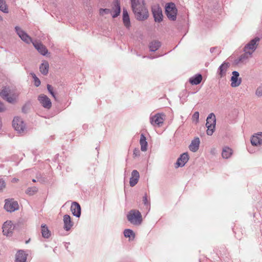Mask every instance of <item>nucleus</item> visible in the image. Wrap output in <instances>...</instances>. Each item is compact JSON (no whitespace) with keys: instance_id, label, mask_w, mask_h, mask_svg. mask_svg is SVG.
Listing matches in <instances>:
<instances>
[{"instance_id":"bb28decb","label":"nucleus","mask_w":262,"mask_h":262,"mask_svg":"<svg viewBox=\"0 0 262 262\" xmlns=\"http://www.w3.org/2000/svg\"><path fill=\"white\" fill-rule=\"evenodd\" d=\"M140 144L141 145V150L142 151H146L147 149V142L146 137L142 134L141 135Z\"/></svg>"},{"instance_id":"a211bd4d","label":"nucleus","mask_w":262,"mask_h":262,"mask_svg":"<svg viewBox=\"0 0 262 262\" xmlns=\"http://www.w3.org/2000/svg\"><path fill=\"white\" fill-rule=\"evenodd\" d=\"M71 210L73 215L76 217H80L81 215V207L80 205L76 202L72 203Z\"/></svg>"},{"instance_id":"c03bdc74","label":"nucleus","mask_w":262,"mask_h":262,"mask_svg":"<svg viewBox=\"0 0 262 262\" xmlns=\"http://www.w3.org/2000/svg\"><path fill=\"white\" fill-rule=\"evenodd\" d=\"M5 107L4 104L0 101V112H3L5 110Z\"/></svg>"},{"instance_id":"f257e3e1","label":"nucleus","mask_w":262,"mask_h":262,"mask_svg":"<svg viewBox=\"0 0 262 262\" xmlns=\"http://www.w3.org/2000/svg\"><path fill=\"white\" fill-rule=\"evenodd\" d=\"M132 8L136 19L140 21L146 19L149 16L148 11L145 6L144 1L140 0H130Z\"/></svg>"},{"instance_id":"72a5a7b5","label":"nucleus","mask_w":262,"mask_h":262,"mask_svg":"<svg viewBox=\"0 0 262 262\" xmlns=\"http://www.w3.org/2000/svg\"><path fill=\"white\" fill-rule=\"evenodd\" d=\"M31 75H32L33 78L34 80V85L37 87L39 86L40 85V80L37 77V76L34 73H31Z\"/></svg>"},{"instance_id":"a878e982","label":"nucleus","mask_w":262,"mask_h":262,"mask_svg":"<svg viewBox=\"0 0 262 262\" xmlns=\"http://www.w3.org/2000/svg\"><path fill=\"white\" fill-rule=\"evenodd\" d=\"M49 64L47 61H43L39 67L40 72L44 75L48 74L49 72Z\"/></svg>"},{"instance_id":"f03ea898","label":"nucleus","mask_w":262,"mask_h":262,"mask_svg":"<svg viewBox=\"0 0 262 262\" xmlns=\"http://www.w3.org/2000/svg\"><path fill=\"white\" fill-rule=\"evenodd\" d=\"M128 221L134 225H140L142 222V216L139 210H131L127 215Z\"/></svg>"},{"instance_id":"f704fd0d","label":"nucleus","mask_w":262,"mask_h":262,"mask_svg":"<svg viewBox=\"0 0 262 262\" xmlns=\"http://www.w3.org/2000/svg\"><path fill=\"white\" fill-rule=\"evenodd\" d=\"M99 13L101 15H103L104 14H111L112 15L113 13H112V10L110 9H100L99 10Z\"/></svg>"},{"instance_id":"393cba45","label":"nucleus","mask_w":262,"mask_h":262,"mask_svg":"<svg viewBox=\"0 0 262 262\" xmlns=\"http://www.w3.org/2000/svg\"><path fill=\"white\" fill-rule=\"evenodd\" d=\"M202 80V76L201 74H196L194 76L191 77L189 81L192 85H198L200 84Z\"/></svg>"},{"instance_id":"6e6552de","label":"nucleus","mask_w":262,"mask_h":262,"mask_svg":"<svg viewBox=\"0 0 262 262\" xmlns=\"http://www.w3.org/2000/svg\"><path fill=\"white\" fill-rule=\"evenodd\" d=\"M13 126L19 133H23L25 125L22 119L19 117H15L13 120Z\"/></svg>"},{"instance_id":"49530a36","label":"nucleus","mask_w":262,"mask_h":262,"mask_svg":"<svg viewBox=\"0 0 262 262\" xmlns=\"http://www.w3.org/2000/svg\"><path fill=\"white\" fill-rule=\"evenodd\" d=\"M214 50V48H211V49H210V51H211V52H213V50Z\"/></svg>"},{"instance_id":"a19ab883","label":"nucleus","mask_w":262,"mask_h":262,"mask_svg":"<svg viewBox=\"0 0 262 262\" xmlns=\"http://www.w3.org/2000/svg\"><path fill=\"white\" fill-rule=\"evenodd\" d=\"M199 113L198 112H195L192 116V119L193 120H196V121H198V120H199Z\"/></svg>"},{"instance_id":"412c9836","label":"nucleus","mask_w":262,"mask_h":262,"mask_svg":"<svg viewBox=\"0 0 262 262\" xmlns=\"http://www.w3.org/2000/svg\"><path fill=\"white\" fill-rule=\"evenodd\" d=\"M200 143V141L199 138L195 137L191 141V142L189 146L190 150L192 152H196L199 149Z\"/></svg>"},{"instance_id":"c85d7f7f","label":"nucleus","mask_w":262,"mask_h":262,"mask_svg":"<svg viewBox=\"0 0 262 262\" xmlns=\"http://www.w3.org/2000/svg\"><path fill=\"white\" fill-rule=\"evenodd\" d=\"M232 155V150L228 147H225L223 149L222 155L223 158L228 159Z\"/></svg>"},{"instance_id":"b1692460","label":"nucleus","mask_w":262,"mask_h":262,"mask_svg":"<svg viewBox=\"0 0 262 262\" xmlns=\"http://www.w3.org/2000/svg\"><path fill=\"white\" fill-rule=\"evenodd\" d=\"M252 145L258 146L262 144V133L253 136L251 139Z\"/></svg>"},{"instance_id":"f3484780","label":"nucleus","mask_w":262,"mask_h":262,"mask_svg":"<svg viewBox=\"0 0 262 262\" xmlns=\"http://www.w3.org/2000/svg\"><path fill=\"white\" fill-rule=\"evenodd\" d=\"M230 63L227 62H224L218 69V74L220 78L226 76L228 69L230 67Z\"/></svg>"},{"instance_id":"0eeeda50","label":"nucleus","mask_w":262,"mask_h":262,"mask_svg":"<svg viewBox=\"0 0 262 262\" xmlns=\"http://www.w3.org/2000/svg\"><path fill=\"white\" fill-rule=\"evenodd\" d=\"M260 41V38L258 37H255L254 39L250 40L244 47V51H247L251 52V54L255 51L257 49L258 42Z\"/></svg>"},{"instance_id":"9b49d317","label":"nucleus","mask_w":262,"mask_h":262,"mask_svg":"<svg viewBox=\"0 0 262 262\" xmlns=\"http://www.w3.org/2000/svg\"><path fill=\"white\" fill-rule=\"evenodd\" d=\"M38 100L41 105L45 108L50 109L52 103L50 98L45 94H40L38 97Z\"/></svg>"},{"instance_id":"2eb2a0df","label":"nucleus","mask_w":262,"mask_h":262,"mask_svg":"<svg viewBox=\"0 0 262 262\" xmlns=\"http://www.w3.org/2000/svg\"><path fill=\"white\" fill-rule=\"evenodd\" d=\"M239 73L237 71L232 72V76L231 78V86L233 88L238 86L242 82L241 78H238Z\"/></svg>"},{"instance_id":"c9c22d12","label":"nucleus","mask_w":262,"mask_h":262,"mask_svg":"<svg viewBox=\"0 0 262 262\" xmlns=\"http://www.w3.org/2000/svg\"><path fill=\"white\" fill-rule=\"evenodd\" d=\"M123 21L124 26L128 28L130 26V19L129 17H123Z\"/></svg>"},{"instance_id":"2f4dec72","label":"nucleus","mask_w":262,"mask_h":262,"mask_svg":"<svg viewBox=\"0 0 262 262\" xmlns=\"http://www.w3.org/2000/svg\"><path fill=\"white\" fill-rule=\"evenodd\" d=\"M0 10L6 13L9 12L6 2L4 0H0Z\"/></svg>"},{"instance_id":"39448f33","label":"nucleus","mask_w":262,"mask_h":262,"mask_svg":"<svg viewBox=\"0 0 262 262\" xmlns=\"http://www.w3.org/2000/svg\"><path fill=\"white\" fill-rule=\"evenodd\" d=\"M151 12L156 22L161 23L163 20L162 10L159 5H153L151 7Z\"/></svg>"},{"instance_id":"423d86ee","label":"nucleus","mask_w":262,"mask_h":262,"mask_svg":"<svg viewBox=\"0 0 262 262\" xmlns=\"http://www.w3.org/2000/svg\"><path fill=\"white\" fill-rule=\"evenodd\" d=\"M4 208L8 212H14L19 208V206L17 202L14 199H6L5 200V204Z\"/></svg>"},{"instance_id":"1a4fd4ad","label":"nucleus","mask_w":262,"mask_h":262,"mask_svg":"<svg viewBox=\"0 0 262 262\" xmlns=\"http://www.w3.org/2000/svg\"><path fill=\"white\" fill-rule=\"evenodd\" d=\"M10 90L9 88L5 87L0 92L1 96L8 102L13 103L15 102V98L13 95H9Z\"/></svg>"},{"instance_id":"ddd939ff","label":"nucleus","mask_w":262,"mask_h":262,"mask_svg":"<svg viewBox=\"0 0 262 262\" xmlns=\"http://www.w3.org/2000/svg\"><path fill=\"white\" fill-rule=\"evenodd\" d=\"M14 229V226L12 225L11 221L6 222L3 226V232L4 235L10 236Z\"/></svg>"},{"instance_id":"6ab92c4d","label":"nucleus","mask_w":262,"mask_h":262,"mask_svg":"<svg viewBox=\"0 0 262 262\" xmlns=\"http://www.w3.org/2000/svg\"><path fill=\"white\" fill-rule=\"evenodd\" d=\"M32 43L35 48L42 55H46L48 53V50L46 47L42 43L39 42L34 41Z\"/></svg>"},{"instance_id":"58836bf2","label":"nucleus","mask_w":262,"mask_h":262,"mask_svg":"<svg viewBox=\"0 0 262 262\" xmlns=\"http://www.w3.org/2000/svg\"><path fill=\"white\" fill-rule=\"evenodd\" d=\"M6 184L5 181L3 179L0 178V192L2 191L6 187Z\"/></svg>"},{"instance_id":"8fccbe9b","label":"nucleus","mask_w":262,"mask_h":262,"mask_svg":"<svg viewBox=\"0 0 262 262\" xmlns=\"http://www.w3.org/2000/svg\"><path fill=\"white\" fill-rule=\"evenodd\" d=\"M3 20V17L2 16H0V20Z\"/></svg>"},{"instance_id":"cd10ccee","label":"nucleus","mask_w":262,"mask_h":262,"mask_svg":"<svg viewBox=\"0 0 262 262\" xmlns=\"http://www.w3.org/2000/svg\"><path fill=\"white\" fill-rule=\"evenodd\" d=\"M244 52L245 53L240 56L238 62L242 63L246 62L248 59L251 57V52L250 53V52L247 51H244Z\"/></svg>"},{"instance_id":"f8f14e48","label":"nucleus","mask_w":262,"mask_h":262,"mask_svg":"<svg viewBox=\"0 0 262 262\" xmlns=\"http://www.w3.org/2000/svg\"><path fill=\"white\" fill-rule=\"evenodd\" d=\"M165 119V115L162 114H157L150 118V123L152 125L161 126Z\"/></svg>"},{"instance_id":"a18cd8bd","label":"nucleus","mask_w":262,"mask_h":262,"mask_svg":"<svg viewBox=\"0 0 262 262\" xmlns=\"http://www.w3.org/2000/svg\"><path fill=\"white\" fill-rule=\"evenodd\" d=\"M18 181V179H17V178H13V179L12 180V181H11V182H12V183H16V182H17Z\"/></svg>"},{"instance_id":"9d476101","label":"nucleus","mask_w":262,"mask_h":262,"mask_svg":"<svg viewBox=\"0 0 262 262\" xmlns=\"http://www.w3.org/2000/svg\"><path fill=\"white\" fill-rule=\"evenodd\" d=\"M15 29L17 35L24 42H25L27 43H30V42H33L31 37L30 36H29L20 27L16 26L15 27Z\"/></svg>"},{"instance_id":"aec40b11","label":"nucleus","mask_w":262,"mask_h":262,"mask_svg":"<svg viewBox=\"0 0 262 262\" xmlns=\"http://www.w3.org/2000/svg\"><path fill=\"white\" fill-rule=\"evenodd\" d=\"M139 177V173L137 170H133L132 172V177L130 178L129 181V184L130 186L133 187L137 184Z\"/></svg>"},{"instance_id":"7c9ffc66","label":"nucleus","mask_w":262,"mask_h":262,"mask_svg":"<svg viewBox=\"0 0 262 262\" xmlns=\"http://www.w3.org/2000/svg\"><path fill=\"white\" fill-rule=\"evenodd\" d=\"M41 227L42 236L44 238H49L51 235V233L46 225H42Z\"/></svg>"},{"instance_id":"e433bc0d","label":"nucleus","mask_w":262,"mask_h":262,"mask_svg":"<svg viewBox=\"0 0 262 262\" xmlns=\"http://www.w3.org/2000/svg\"><path fill=\"white\" fill-rule=\"evenodd\" d=\"M124 235L126 237H130L131 236L134 235V233L132 230L127 229L124 231Z\"/></svg>"},{"instance_id":"4c0bfd02","label":"nucleus","mask_w":262,"mask_h":262,"mask_svg":"<svg viewBox=\"0 0 262 262\" xmlns=\"http://www.w3.org/2000/svg\"><path fill=\"white\" fill-rule=\"evenodd\" d=\"M47 89L49 92L51 94V95L54 97V98L56 100V97L55 94L53 91V88L50 84H47Z\"/></svg>"},{"instance_id":"ea45409f","label":"nucleus","mask_w":262,"mask_h":262,"mask_svg":"<svg viewBox=\"0 0 262 262\" xmlns=\"http://www.w3.org/2000/svg\"><path fill=\"white\" fill-rule=\"evenodd\" d=\"M255 94L258 97L262 96V86L257 88L256 90Z\"/></svg>"},{"instance_id":"de8ad7c7","label":"nucleus","mask_w":262,"mask_h":262,"mask_svg":"<svg viewBox=\"0 0 262 262\" xmlns=\"http://www.w3.org/2000/svg\"><path fill=\"white\" fill-rule=\"evenodd\" d=\"M136 151V150L135 149V150H134V155H136V156H137V155H136V154H137V152H135V151Z\"/></svg>"},{"instance_id":"c756f323","label":"nucleus","mask_w":262,"mask_h":262,"mask_svg":"<svg viewBox=\"0 0 262 262\" xmlns=\"http://www.w3.org/2000/svg\"><path fill=\"white\" fill-rule=\"evenodd\" d=\"M161 46V42L158 40L151 41L149 45L150 50L152 52L157 51Z\"/></svg>"},{"instance_id":"4be33fe9","label":"nucleus","mask_w":262,"mask_h":262,"mask_svg":"<svg viewBox=\"0 0 262 262\" xmlns=\"http://www.w3.org/2000/svg\"><path fill=\"white\" fill-rule=\"evenodd\" d=\"M27 254L23 250H19L15 255V262H26Z\"/></svg>"},{"instance_id":"dca6fc26","label":"nucleus","mask_w":262,"mask_h":262,"mask_svg":"<svg viewBox=\"0 0 262 262\" xmlns=\"http://www.w3.org/2000/svg\"><path fill=\"white\" fill-rule=\"evenodd\" d=\"M189 160V156L187 152L182 154L178 159L176 162L177 167H183L188 162Z\"/></svg>"},{"instance_id":"79ce46f5","label":"nucleus","mask_w":262,"mask_h":262,"mask_svg":"<svg viewBox=\"0 0 262 262\" xmlns=\"http://www.w3.org/2000/svg\"><path fill=\"white\" fill-rule=\"evenodd\" d=\"M143 203L145 205H148L149 203H148V201L147 200V196L146 195V194H145V195L143 196Z\"/></svg>"},{"instance_id":"09e8293b","label":"nucleus","mask_w":262,"mask_h":262,"mask_svg":"<svg viewBox=\"0 0 262 262\" xmlns=\"http://www.w3.org/2000/svg\"><path fill=\"white\" fill-rule=\"evenodd\" d=\"M136 151V150L135 149V150H134V155H136V156H137V155H136V154H137V152H135V151Z\"/></svg>"},{"instance_id":"20e7f679","label":"nucleus","mask_w":262,"mask_h":262,"mask_svg":"<svg viewBox=\"0 0 262 262\" xmlns=\"http://www.w3.org/2000/svg\"><path fill=\"white\" fill-rule=\"evenodd\" d=\"M165 13L167 17L171 20H175L177 18V9L173 3L166 4L165 6Z\"/></svg>"},{"instance_id":"37998d69","label":"nucleus","mask_w":262,"mask_h":262,"mask_svg":"<svg viewBox=\"0 0 262 262\" xmlns=\"http://www.w3.org/2000/svg\"><path fill=\"white\" fill-rule=\"evenodd\" d=\"M128 16H129V15H128L127 10L124 8L123 9V17H128Z\"/></svg>"},{"instance_id":"3c124183","label":"nucleus","mask_w":262,"mask_h":262,"mask_svg":"<svg viewBox=\"0 0 262 262\" xmlns=\"http://www.w3.org/2000/svg\"><path fill=\"white\" fill-rule=\"evenodd\" d=\"M33 182H35L36 181H35L34 179H33Z\"/></svg>"},{"instance_id":"5701e85b","label":"nucleus","mask_w":262,"mask_h":262,"mask_svg":"<svg viewBox=\"0 0 262 262\" xmlns=\"http://www.w3.org/2000/svg\"><path fill=\"white\" fill-rule=\"evenodd\" d=\"M64 229L69 231L73 225L70 215L66 214L63 216Z\"/></svg>"},{"instance_id":"473e14b6","label":"nucleus","mask_w":262,"mask_h":262,"mask_svg":"<svg viewBox=\"0 0 262 262\" xmlns=\"http://www.w3.org/2000/svg\"><path fill=\"white\" fill-rule=\"evenodd\" d=\"M37 188L36 187L28 188L26 192L30 195L34 194L37 191Z\"/></svg>"},{"instance_id":"4468645a","label":"nucleus","mask_w":262,"mask_h":262,"mask_svg":"<svg viewBox=\"0 0 262 262\" xmlns=\"http://www.w3.org/2000/svg\"><path fill=\"white\" fill-rule=\"evenodd\" d=\"M112 17H117L120 13L121 8L119 0H114L112 4Z\"/></svg>"},{"instance_id":"7ed1b4c3","label":"nucleus","mask_w":262,"mask_h":262,"mask_svg":"<svg viewBox=\"0 0 262 262\" xmlns=\"http://www.w3.org/2000/svg\"><path fill=\"white\" fill-rule=\"evenodd\" d=\"M215 116L213 113L209 115L206 119V126L207 128V134L211 136L213 134L215 126Z\"/></svg>"}]
</instances>
